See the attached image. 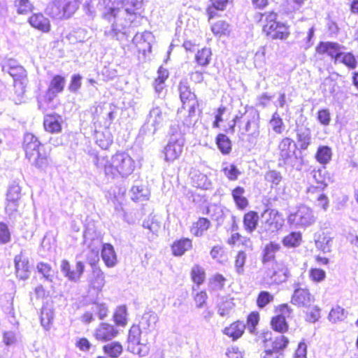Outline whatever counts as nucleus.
Wrapping results in <instances>:
<instances>
[{"instance_id":"obj_1","label":"nucleus","mask_w":358,"mask_h":358,"mask_svg":"<svg viewBox=\"0 0 358 358\" xmlns=\"http://www.w3.org/2000/svg\"><path fill=\"white\" fill-rule=\"evenodd\" d=\"M254 21L262 27L263 35L271 40L285 41L290 34V27L278 20V14L274 10L257 13Z\"/></svg>"},{"instance_id":"obj_2","label":"nucleus","mask_w":358,"mask_h":358,"mask_svg":"<svg viewBox=\"0 0 358 358\" xmlns=\"http://www.w3.org/2000/svg\"><path fill=\"white\" fill-rule=\"evenodd\" d=\"M22 149L31 164L40 171H45L50 165V151H47L38 138L32 133L23 136Z\"/></svg>"},{"instance_id":"obj_3","label":"nucleus","mask_w":358,"mask_h":358,"mask_svg":"<svg viewBox=\"0 0 358 358\" xmlns=\"http://www.w3.org/2000/svg\"><path fill=\"white\" fill-rule=\"evenodd\" d=\"M225 113L226 110L224 108H217L215 110V120L212 125L213 128L222 129L223 130V133L217 134L215 142L219 151L223 155H228L232 151L233 143L227 134H234L235 133L238 116L235 115L231 121L227 122V124H223L222 123L224 122Z\"/></svg>"},{"instance_id":"obj_4","label":"nucleus","mask_w":358,"mask_h":358,"mask_svg":"<svg viewBox=\"0 0 358 358\" xmlns=\"http://www.w3.org/2000/svg\"><path fill=\"white\" fill-rule=\"evenodd\" d=\"M135 160L125 151H117L107 160L103 169L106 176L111 178H126L135 170Z\"/></svg>"},{"instance_id":"obj_5","label":"nucleus","mask_w":358,"mask_h":358,"mask_svg":"<svg viewBox=\"0 0 358 358\" xmlns=\"http://www.w3.org/2000/svg\"><path fill=\"white\" fill-rule=\"evenodd\" d=\"M262 226L266 232L277 234L281 231L285 224L282 213L275 208H266L261 214Z\"/></svg>"},{"instance_id":"obj_6","label":"nucleus","mask_w":358,"mask_h":358,"mask_svg":"<svg viewBox=\"0 0 358 358\" xmlns=\"http://www.w3.org/2000/svg\"><path fill=\"white\" fill-rule=\"evenodd\" d=\"M52 17L57 19H67L78 9L77 0H54L50 5Z\"/></svg>"},{"instance_id":"obj_7","label":"nucleus","mask_w":358,"mask_h":358,"mask_svg":"<svg viewBox=\"0 0 358 358\" xmlns=\"http://www.w3.org/2000/svg\"><path fill=\"white\" fill-rule=\"evenodd\" d=\"M141 336L140 327L137 325H133L129 331L127 348L134 355L145 357L148 355L150 346L148 343L141 341Z\"/></svg>"},{"instance_id":"obj_8","label":"nucleus","mask_w":358,"mask_h":358,"mask_svg":"<svg viewBox=\"0 0 358 358\" xmlns=\"http://www.w3.org/2000/svg\"><path fill=\"white\" fill-rule=\"evenodd\" d=\"M277 313L271 319V327L276 332L284 334L289 330V324L286 317H289L292 313V309L287 303H282L275 307Z\"/></svg>"},{"instance_id":"obj_9","label":"nucleus","mask_w":358,"mask_h":358,"mask_svg":"<svg viewBox=\"0 0 358 358\" xmlns=\"http://www.w3.org/2000/svg\"><path fill=\"white\" fill-rule=\"evenodd\" d=\"M288 221L291 224L306 227L312 225L315 222V217L310 207L301 205L297 207L295 212L289 215Z\"/></svg>"},{"instance_id":"obj_10","label":"nucleus","mask_w":358,"mask_h":358,"mask_svg":"<svg viewBox=\"0 0 358 358\" xmlns=\"http://www.w3.org/2000/svg\"><path fill=\"white\" fill-rule=\"evenodd\" d=\"M126 13L131 23L138 22L143 18L144 13V0H116Z\"/></svg>"},{"instance_id":"obj_11","label":"nucleus","mask_w":358,"mask_h":358,"mask_svg":"<svg viewBox=\"0 0 358 358\" xmlns=\"http://www.w3.org/2000/svg\"><path fill=\"white\" fill-rule=\"evenodd\" d=\"M22 189L16 184L9 187L6 194V213L11 215L17 211V208L22 201Z\"/></svg>"},{"instance_id":"obj_12","label":"nucleus","mask_w":358,"mask_h":358,"mask_svg":"<svg viewBox=\"0 0 358 358\" xmlns=\"http://www.w3.org/2000/svg\"><path fill=\"white\" fill-rule=\"evenodd\" d=\"M184 145L183 138L169 141L163 150L164 160L167 162H173L178 159L183 152Z\"/></svg>"},{"instance_id":"obj_13","label":"nucleus","mask_w":358,"mask_h":358,"mask_svg":"<svg viewBox=\"0 0 358 358\" xmlns=\"http://www.w3.org/2000/svg\"><path fill=\"white\" fill-rule=\"evenodd\" d=\"M324 189L315 187V185H310L306 189V198L310 202H316L315 206L326 211L329 206V200L325 193Z\"/></svg>"},{"instance_id":"obj_14","label":"nucleus","mask_w":358,"mask_h":358,"mask_svg":"<svg viewBox=\"0 0 358 358\" xmlns=\"http://www.w3.org/2000/svg\"><path fill=\"white\" fill-rule=\"evenodd\" d=\"M344 48L337 42L321 41L315 47V52L319 55H327L334 63H337L341 50Z\"/></svg>"},{"instance_id":"obj_15","label":"nucleus","mask_w":358,"mask_h":358,"mask_svg":"<svg viewBox=\"0 0 358 358\" xmlns=\"http://www.w3.org/2000/svg\"><path fill=\"white\" fill-rule=\"evenodd\" d=\"M315 301V296L307 287H297L291 296V303L297 307H306Z\"/></svg>"},{"instance_id":"obj_16","label":"nucleus","mask_w":358,"mask_h":358,"mask_svg":"<svg viewBox=\"0 0 358 358\" xmlns=\"http://www.w3.org/2000/svg\"><path fill=\"white\" fill-rule=\"evenodd\" d=\"M61 271L70 281L77 282L84 273L85 264L82 261H78L75 267H73L68 260L63 259L61 263Z\"/></svg>"},{"instance_id":"obj_17","label":"nucleus","mask_w":358,"mask_h":358,"mask_svg":"<svg viewBox=\"0 0 358 358\" xmlns=\"http://www.w3.org/2000/svg\"><path fill=\"white\" fill-rule=\"evenodd\" d=\"M118 334V329L113 324L101 322L94 330V337L99 341L107 342L113 340Z\"/></svg>"},{"instance_id":"obj_18","label":"nucleus","mask_w":358,"mask_h":358,"mask_svg":"<svg viewBox=\"0 0 358 358\" xmlns=\"http://www.w3.org/2000/svg\"><path fill=\"white\" fill-rule=\"evenodd\" d=\"M43 127L45 132L56 134L62 131V120L60 115L57 113L46 114L43 117Z\"/></svg>"},{"instance_id":"obj_19","label":"nucleus","mask_w":358,"mask_h":358,"mask_svg":"<svg viewBox=\"0 0 358 358\" xmlns=\"http://www.w3.org/2000/svg\"><path fill=\"white\" fill-rule=\"evenodd\" d=\"M171 255L180 257L193 248V241L188 237H180L174 240L170 245Z\"/></svg>"},{"instance_id":"obj_20","label":"nucleus","mask_w":358,"mask_h":358,"mask_svg":"<svg viewBox=\"0 0 358 358\" xmlns=\"http://www.w3.org/2000/svg\"><path fill=\"white\" fill-rule=\"evenodd\" d=\"M289 343L288 338L284 335L270 336L268 338H265L263 341L264 348H267L282 355H283L282 352L287 348Z\"/></svg>"},{"instance_id":"obj_21","label":"nucleus","mask_w":358,"mask_h":358,"mask_svg":"<svg viewBox=\"0 0 358 358\" xmlns=\"http://www.w3.org/2000/svg\"><path fill=\"white\" fill-rule=\"evenodd\" d=\"M296 145L294 141L289 138H282L278 144L279 155L283 162H286L296 155Z\"/></svg>"},{"instance_id":"obj_22","label":"nucleus","mask_w":358,"mask_h":358,"mask_svg":"<svg viewBox=\"0 0 358 358\" xmlns=\"http://www.w3.org/2000/svg\"><path fill=\"white\" fill-rule=\"evenodd\" d=\"M8 73L14 80V85H19L24 90L27 83V74L26 70L20 65H9Z\"/></svg>"},{"instance_id":"obj_23","label":"nucleus","mask_w":358,"mask_h":358,"mask_svg":"<svg viewBox=\"0 0 358 358\" xmlns=\"http://www.w3.org/2000/svg\"><path fill=\"white\" fill-rule=\"evenodd\" d=\"M28 22L33 28L43 33H48L51 29V24L49 19L41 13L32 14L29 17Z\"/></svg>"},{"instance_id":"obj_24","label":"nucleus","mask_w":358,"mask_h":358,"mask_svg":"<svg viewBox=\"0 0 358 358\" xmlns=\"http://www.w3.org/2000/svg\"><path fill=\"white\" fill-rule=\"evenodd\" d=\"M14 263L16 275L20 279H27L30 271L28 258L21 252L15 256Z\"/></svg>"},{"instance_id":"obj_25","label":"nucleus","mask_w":358,"mask_h":358,"mask_svg":"<svg viewBox=\"0 0 358 358\" xmlns=\"http://www.w3.org/2000/svg\"><path fill=\"white\" fill-rule=\"evenodd\" d=\"M104 110L105 107L103 106H99L96 107L93 114V120H94V122L98 123L100 126L108 128L114 120L115 112L113 110H110L106 114V116H104Z\"/></svg>"},{"instance_id":"obj_26","label":"nucleus","mask_w":358,"mask_h":358,"mask_svg":"<svg viewBox=\"0 0 358 358\" xmlns=\"http://www.w3.org/2000/svg\"><path fill=\"white\" fill-rule=\"evenodd\" d=\"M246 329V324L243 321L237 320L226 327L222 332L224 335L231 338L232 341L239 339L244 334Z\"/></svg>"},{"instance_id":"obj_27","label":"nucleus","mask_w":358,"mask_h":358,"mask_svg":"<svg viewBox=\"0 0 358 358\" xmlns=\"http://www.w3.org/2000/svg\"><path fill=\"white\" fill-rule=\"evenodd\" d=\"M181 110L185 112L182 122L184 125H193L197 119L196 111L199 110V101L181 106Z\"/></svg>"},{"instance_id":"obj_28","label":"nucleus","mask_w":358,"mask_h":358,"mask_svg":"<svg viewBox=\"0 0 358 358\" xmlns=\"http://www.w3.org/2000/svg\"><path fill=\"white\" fill-rule=\"evenodd\" d=\"M179 98L182 105L199 101L195 93L192 91L187 82L180 81L178 87Z\"/></svg>"},{"instance_id":"obj_29","label":"nucleus","mask_w":358,"mask_h":358,"mask_svg":"<svg viewBox=\"0 0 358 358\" xmlns=\"http://www.w3.org/2000/svg\"><path fill=\"white\" fill-rule=\"evenodd\" d=\"M211 226L212 223L209 219L204 217H199L196 221L192 222L189 231L194 237H201L207 232Z\"/></svg>"},{"instance_id":"obj_30","label":"nucleus","mask_w":358,"mask_h":358,"mask_svg":"<svg viewBox=\"0 0 358 358\" xmlns=\"http://www.w3.org/2000/svg\"><path fill=\"white\" fill-rule=\"evenodd\" d=\"M210 4L206 8V15L208 22L218 17V11H224L229 0H209Z\"/></svg>"},{"instance_id":"obj_31","label":"nucleus","mask_w":358,"mask_h":358,"mask_svg":"<svg viewBox=\"0 0 358 358\" xmlns=\"http://www.w3.org/2000/svg\"><path fill=\"white\" fill-rule=\"evenodd\" d=\"M281 250V245L275 241H270L266 243L262 252L261 261L265 264L275 259V254Z\"/></svg>"},{"instance_id":"obj_32","label":"nucleus","mask_w":358,"mask_h":358,"mask_svg":"<svg viewBox=\"0 0 358 358\" xmlns=\"http://www.w3.org/2000/svg\"><path fill=\"white\" fill-rule=\"evenodd\" d=\"M331 238L327 232L320 231L315 234L314 243L315 246L318 251L324 253L329 252L331 251Z\"/></svg>"},{"instance_id":"obj_33","label":"nucleus","mask_w":358,"mask_h":358,"mask_svg":"<svg viewBox=\"0 0 358 358\" xmlns=\"http://www.w3.org/2000/svg\"><path fill=\"white\" fill-rule=\"evenodd\" d=\"M245 188L241 186H236L231 190L233 201L239 210H244L249 206V201L244 195Z\"/></svg>"},{"instance_id":"obj_34","label":"nucleus","mask_w":358,"mask_h":358,"mask_svg":"<svg viewBox=\"0 0 358 358\" xmlns=\"http://www.w3.org/2000/svg\"><path fill=\"white\" fill-rule=\"evenodd\" d=\"M259 223V214L255 210H249L243 216V225L245 231L249 234L255 231Z\"/></svg>"},{"instance_id":"obj_35","label":"nucleus","mask_w":358,"mask_h":358,"mask_svg":"<svg viewBox=\"0 0 358 358\" xmlns=\"http://www.w3.org/2000/svg\"><path fill=\"white\" fill-rule=\"evenodd\" d=\"M101 257L108 267H113L117 263V256L113 246L110 243H104L101 249Z\"/></svg>"},{"instance_id":"obj_36","label":"nucleus","mask_w":358,"mask_h":358,"mask_svg":"<svg viewBox=\"0 0 358 358\" xmlns=\"http://www.w3.org/2000/svg\"><path fill=\"white\" fill-rule=\"evenodd\" d=\"M259 115H254L248 120L241 131L242 135H247L249 137H255L259 135Z\"/></svg>"},{"instance_id":"obj_37","label":"nucleus","mask_w":358,"mask_h":358,"mask_svg":"<svg viewBox=\"0 0 358 358\" xmlns=\"http://www.w3.org/2000/svg\"><path fill=\"white\" fill-rule=\"evenodd\" d=\"M333 152L328 145H320L315 154L316 161L321 165H327L332 159Z\"/></svg>"},{"instance_id":"obj_38","label":"nucleus","mask_w":358,"mask_h":358,"mask_svg":"<svg viewBox=\"0 0 358 358\" xmlns=\"http://www.w3.org/2000/svg\"><path fill=\"white\" fill-rule=\"evenodd\" d=\"M210 30L216 36H224L229 34L231 25L224 20H219L210 23Z\"/></svg>"},{"instance_id":"obj_39","label":"nucleus","mask_w":358,"mask_h":358,"mask_svg":"<svg viewBox=\"0 0 358 358\" xmlns=\"http://www.w3.org/2000/svg\"><path fill=\"white\" fill-rule=\"evenodd\" d=\"M169 76V71L166 69L160 66L157 71V76L153 81V87L155 91L157 94H160L165 88V83Z\"/></svg>"},{"instance_id":"obj_40","label":"nucleus","mask_w":358,"mask_h":358,"mask_svg":"<svg viewBox=\"0 0 358 358\" xmlns=\"http://www.w3.org/2000/svg\"><path fill=\"white\" fill-rule=\"evenodd\" d=\"M302 241V234L300 231H291L282 238V245L287 248L299 247Z\"/></svg>"},{"instance_id":"obj_41","label":"nucleus","mask_w":358,"mask_h":358,"mask_svg":"<svg viewBox=\"0 0 358 358\" xmlns=\"http://www.w3.org/2000/svg\"><path fill=\"white\" fill-rule=\"evenodd\" d=\"M206 271L198 264H194L190 270V278L192 282L197 287L203 285L206 280Z\"/></svg>"},{"instance_id":"obj_42","label":"nucleus","mask_w":358,"mask_h":358,"mask_svg":"<svg viewBox=\"0 0 358 358\" xmlns=\"http://www.w3.org/2000/svg\"><path fill=\"white\" fill-rule=\"evenodd\" d=\"M339 55H340L338 57L337 63L343 64L350 70L355 69L357 67V59L352 52L341 51Z\"/></svg>"},{"instance_id":"obj_43","label":"nucleus","mask_w":358,"mask_h":358,"mask_svg":"<svg viewBox=\"0 0 358 358\" xmlns=\"http://www.w3.org/2000/svg\"><path fill=\"white\" fill-rule=\"evenodd\" d=\"M247 262V253L243 250L237 251L234 257V266L235 271L238 275H243L245 273V266Z\"/></svg>"},{"instance_id":"obj_44","label":"nucleus","mask_w":358,"mask_h":358,"mask_svg":"<svg viewBox=\"0 0 358 358\" xmlns=\"http://www.w3.org/2000/svg\"><path fill=\"white\" fill-rule=\"evenodd\" d=\"M296 139L300 150H305L311 144L310 130L308 128L296 129Z\"/></svg>"},{"instance_id":"obj_45","label":"nucleus","mask_w":358,"mask_h":358,"mask_svg":"<svg viewBox=\"0 0 358 358\" xmlns=\"http://www.w3.org/2000/svg\"><path fill=\"white\" fill-rule=\"evenodd\" d=\"M269 277L273 283L283 282L287 278V269L276 264L275 267L270 271Z\"/></svg>"},{"instance_id":"obj_46","label":"nucleus","mask_w":358,"mask_h":358,"mask_svg":"<svg viewBox=\"0 0 358 358\" xmlns=\"http://www.w3.org/2000/svg\"><path fill=\"white\" fill-rule=\"evenodd\" d=\"M103 352L110 358H117L123 351V347L120 342L113 341L102 348Z\"/></svg>"},{"instance_id":"obj_47","label":"nucleus","mask_w":358,"mask_h":358,"mask_svg":"<svg viewBox=\"0 0 358 358\" xmlns=\"http://www.w3.org/2000/svg\"><path fill=\"white\" fill-rule=\"evenodd\" d=\"M313 177L317 183V185H315V187H317V189H325L328 185V181L330 180V177L328 176V172L322 169L314 170L313 172Z\"/></svg>"},{"instance_id":"obj_48","label":"nucleus","mask_w":358,"mask_h":358,"mask_svg":"<svg viewBox=\"0 0 358 358\" xmlns=\"http://www.w3.org/2000/svg\"><path fill=\"white\" fill-rule=\"evenodd\" d=\"M53 320H54L53 310L47 306H43L41 310V325L45 329H48L53 324Z\"/></svg>"},{"instance_id":"obj_49","label":"nucleus","mask_w":358,"mask_h":358,"mask_svg":"<svg viewBox=\"0 0 358 358\" xmlns=\"http://www.w3.org/2000/svg\"><path fill=\"white\" fill-rule=\"evenodd\" d=\"M212 52L209 48H203L195 55V61L201 66H206L211 61Z\"/></svg>"},{"instance_id":"obj_50","label":"nucleus","mask_w":358,"mask_h":358,"mask_svg":"<svg viewBox=\"0 0 358 358\" xmlns=\"http://www.w3.org/2000/svg\"><path fill=\"white\" fill-rule=\"evenodd\" d=\"M65 83L66 79L64 76L55 75L52 78L48 89L56 94L61 93L64 90Z\"/></svg>"},{"instance_id":"obj_51","label":"nucleus","mask_w":358,"mask_h":358,"mask_svg":"<svg viewBox=\"0 0 358 358\" xmlns=\"http://www.w3.org/2000/svg\"><path fill=\"white\" fill-rule=\"evenodd\" d=\"M282 176L275 170H269L264 175V180L271 189H276L282 181Z\"/></svg>"},{"instance_id":"obj_52","label":"nucleus","mask_w":358,"mask_h":358,"mask_svg":"<svg viewBox=\"0 0 358 358\" xmlns=\"http://www.w3.org/2000/svg\"><path fill=\"white\" fill-rule=\"evenodd\" d=\"M227 281L226 277L221 273L213 275L208 280V285L212 290H222Z\"/></svg>"},{"instance_id":"obj_53","label":"nucleus","mask_w":358,"mask_h":358,"mask_svg":"<svg viewBox=\"0 0 358 358\" xmlns=\"http://www.w3.org/2000/svg\"><path fill=\"white\" fill-rule=\"evenodd\" d=\"M304 308V317L308 322L315 323L319 320L321 310L317 306L308 305Z\"/></svg>"},{"instance_id":"obj_54","label":"nucleus","mask_w":358,"mask_h":358,"mask_svg":"<svg viewBox=\"0 0 358 358\" xmlns=\"http://www.w3.org/2000/svg\"><path fill=\"white\" fill-rule=\"evenodd\" d=\"M135 46L138 54L145 56L152 51L150 43L146 41L143 36L135 38Z\"/></svg>"},{"instance_id":"obj_55","label":"nucleus","mask_w":358,"mask_h":358,"mask_svg":"<svg viewBox=\"0 0 358 358\" xmlns=\"http://www.w3.org/2000/svg\"><path fill=\"white\" fill-rule=\"evenodd\" d=\"M274 300V296L268 291H261L256 298V305L259 309H263Z\"/></svg>"},{"instance_id":"obj_56","label":"nucleus","mask_w":358,"mask_h":358,"mask_svg":"<svg viewBox=\"0 0 358 358\" xmlns=\"http://www.w3.org/2000/svg\"><path fill=\"white\" fill-rule=\"evenodd\" d=\"M192 299L195 308L200 309L207 306L208 296L205 289H201L193 294Z\"/></svg>"},{"instance_id":"obj_57","label":"nucleus","mask_w":358,"mask_h":358,"mask_svg":"<svg viewBox=\"0 0 358 358\" xmlns=\"http://www.w3.org/2000/svg\"><path fill=\"white\" fill-rule=\"evenodd\" d=\"M308 277L313 282L320 283L326 279L327 273L323 268L313 266L308 271Z\"/></svg>"},{"instance_id":"obj_58","label":"nucleus","mask_w":358,"mask_h":358,"mask_svg":"<svg viewBox=\"0 0 358 358\" xmlns=\"http://www.w3.org/2000/svg\"><path fill=\"white\" fill-rule=\"evenodd\" d=\"M233 298L222 300L218 306V313L220 316H229L235 308Z\"/></svg>"},{"instance_id":"obj_59","label":"nucleus","mask_w":358,"mask_h":358,"mask_svg":"<svg viewBox=\"0 0 358 358\" xmlns=\"http://www.w3.org/2000/svg\"><path fill=\"white\" fill-rule=\"evenodd\" d=\"M192 182L193 185L200 189H207L210 185L207 176L201 172L195 173L192 177Z\"/></svg>"},{"instance_id":"obj_60","label":"nucleus","mask_w":358,"mask_h":358,"mask_svg":"<svg viewBox=\"0 0 358 358\" xmlns=\"http://www.w3.org/2000/svg\"><path fill=\"white\" fill-rule=\"evenodd\" d=\"M36 268L46 280L52 281L55 271L50 264L41 262L37 264Z\"/></svg>"},{"instance_id":"obj_61","label":"nucleus","mask_w":358,"mask_h":358,"mask_svg":"<svg viewBox=\"0 0 358 358\" xmlns=\"http://www.w3.org/2000/svg\"><path fill=\"white\" fill-rule=\"evenodd\" d=\"M14 6L20 15H27L34 9V6L29 0H15Z\"/></svg>"},{"instance_id":"obj_62","label":"nucleus","mask_w":358,"mask_h":358,"mask_svg":"<svg viewBox=\"0 0 358 358\" xmlns=\"http://www.w3.org/2000/svg\"><path fill=\"white\" fill-rule=\"evenodd\" d=\"M345 317V311L340 306L332 308L329 314V320L334 323L341 322L344 320Z\"/></svg>"},{"instance_id":"obj_63","label":"nucleus","mask_w":358,"mask_h":358,"mask_svg":"<svg viewBox=\"0 0 358 358\" xmlns=\"http://www.w3.org/2000/svg\"><path fill=\"white\" fill-rule=\"evenodd\" d=\"M260 320V315L257 311L250 312L246 317V325L250 333H254L256 330V327Z\"/></svg>"},{"instance_id":"obj_64","label":"nucleus","mask_w":358,"mask_h":358,"mask_svg":"<svg viewBox=\"0 0 358 358\" xmlns=\"http://www.w3.org/2000/svg\"><path fill=\"white\" fill-rule=\"evenodd\" d=\"M57 94L48 89L45 94L38 101V108L41 110H46L48 108L47 105L53 101L57 96Z\"/></svg>"}]
</instances>
